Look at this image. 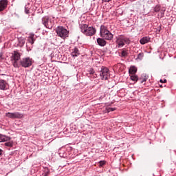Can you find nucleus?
<instances>
[{
	"mask_svg": "<svg viewBox=\"0 0 176 176\" xmlns=\"http://www.w3.org/2000/svg\"><path fill=\"white\" fill-rule=\"evenodd\" d=\"M149 42H151V37L149 36H144L140 40L141 45H146V43H149Z\"/></svg>",
	"mask_w": 176,
	"mask_h": 176,
	"instance_id": "15",
	"label": "nucleus"
},
{
	"mask_svg": "<svg viewBox=\"0 0 176 176\" xmlns=\"http://www.w3.org/2000/svg\"><path fill=\"white\" fill-rule=\"evenodd\" d=\"M28 5H30V3H28Z\"/></svg>",
	"mask_w": 176,
	"mask_h": 176,
	"instance_id": "43",
	"label": "nucleus"
},
{
	"mask_svg": "<svg viewBox=\"0 0 176 176\" xmlns=\"http://www.w3.org/2000/svg\"><path fill=\"white\" fill-rule=\"evenodd\" d=\"M2 42V36H0V43Z\"/></svg>",
	"mask_w": 176,
	"mask_h": 176,
	"instance_id": "39",
	"label": "nucleus"
},
{
	"mask_svg": "<svg viewBox=\"0 0 176 176\" xmlns=\"http://www.w3.org/2000/svg\"><path fill=\"white\" fill-rule=\"evenodd\" d=\"M166 12V8H161L160 10V16L161 18L164 17V12Z\"/></svg>",
	"mask_w": 176,
	"mask_h": 176,
	"instance_id": "25",
	"label": "nucleus"
},
{
	"mask_svg": "<svg viewBox=\"0 0 176 176\" xmlns=\"http://www.w3.org/2000/svg\"><path fill=\"white\" fill-rule=\"evenodd\" d=\"M3 155V150L0 148V157Z\"/></svg>",
	"mask_w": 176,
	"mask_h": 176,
	"instance_id": "37",
	"label": "nucleus"
},
{
	"mask_svg": "<svg viewBox=\"0 0 176 176\" xmlns=\"http://www.w3.org/2000/svg\"><path fill=\"white\" fill-rule=\"evenodd\" d=\"M107 164V161L102 160L99 162V166L104 167L105 164Z\"/></svg>",
	"mask_w": 176,
	"mask_h": 176,
	"instance_id": "30",
	"label": "nucleus"
},
{
	"mask_svg": "<svg viewBox=\"0 0 176 176\" xmlns=\"http://www.w3.org/2000/svg\"><path fill=\"white\" fill-rule=\"evenodd\" d=\"M36 39V37H35V34H32L30 35V36L28 38V41L29 42V43H30L31 45H34V43L35 42Z\"/></svg>",
	"mask_w": 176,
	"mask_h": 176,
	"instance_id": "18",
	"label": "nucleus"
},
{
	"mask_svg": "<svg viewBox=\"0 0 176 176\" xmlns=\"http://www.w3.org/2000/svg\"><path fill=\"white\" fill-rule=\"evenodd\" d=\"M32 16H35V12L32 13Z\"/></svg>",
	"mask_w": 176,
	"mask_h": 176,
	"instance_id": "40",
	"label": "nucleus"
},
{
	"mask_svg": "<svg viewBox=\"0 0 176 176\" xmlns=\"http://www.w3.org/2000/svg\"><path fill=\"white\" fill-rule=\"evenodd\" d=\"M25 44V39L24 38H18L17 43L15 44L16 47H23Z\"/></svg>",
	"mask_w": 176,
	"mask_h": 176,
	"instance_id": "14",
	"label": "nucleus"
},
{
	"mask_svg": "<svg viewBox=\"0 0 176 176\" xmlns=\"http://www.w3.org/2000/svg\"><path fill=\"white\" fill-rule=\"evenodd\" d=\"M142 58H144V53L143 52H140V53H139L138 54L136 60H142Z\"/></svg>",
	"mask_w": 176,
	"mask_h": 176,
	"instance_id": "28",
	"label": "nucleus"
},
{
	"mask_svg": "<svg viewBox=\"0 0 176 176\" xmlns=\"http://www.w3.org/2000/svg\"><path fill=\"white\" fill-rule=\"evenodd\" d=\"M161 9H162V6H160V5H156L155 6L151 8V12L152 13H157L160 12Z\"/></svg>",
	"mask_w": 176,
	"mask_h": 176,
	"instance_id": "20",
	"label": "nucleus"
},
{
	"mask_svg": "<svg viewBox=\"0 0 176 176\" xmlns=\"http://www.w3.org/2000/svg\"><path fill=\"white\" fill-rule=\"evenodd\" d=\"M10 140H12L11 137L0 134V142H6L8 141H10Z\"/></svg>",
	"mask_w": 176,
	"mask_h": 176,
	"instance_id": "17",
	"label": "nucleus"
},
{
	"mask_svg": "<svg viewBox=\"0 0 176 176\" xmlns=\"http://www.w3.org/2000/svg\"><path fill=\"white\" fill-rule=\"evenodd\" d=\"M138 76H137L136 74H130V80L135 82V83H136V82H138Z\"/></svg>",
	"mask_w": 176,
	"mask_h": 176,
	"instance_id": "22",
	"label": "nucleus"
},
{
	"mask_svg": "<svg viewBox=\"0 0 176 176\" xmlns=\"http://www.w3.org/2000/svg\"><path fill=\"white\" fill-rule=\"evenodd\" d=\"M60 156H61V153H59Z\"/></svg>",
	"mask_w": 176,
	"mask_h": 176,
	"instance_id": "42",
	"label": "nucleus"
},
{
	"mask_svg": "<svg viewBox=\"0 0 176 176\" xmlns=\"http://www.w3.org/2000/svg\"><path fill=\"white\" fill-rule=\"evenodd\" d=\"M42 34H43V35H47L48 32H47V31H46V30H43Z\"/></svg>",
	"mask_w": 176,
	"mask_h": 176,
	"instance_id": "36",
	"label": "nucleus"
},
{
	"mask_svg": "<svg viewBox=\"0 0 176 176\" xmlns=\"http://www.w3.org/2000/svg\"><path fill=\"white\" fill-rule=\"evenodd\" d=\"M33 63L34 60H32V58L28 56L20 60L19 67H22V68H30Z\"/></svg>",
	"mask_w": 176,
	"mask_h": 176,
	"instance_id": "7",
	"label": "nucleus"
},
{
	"mask_svg": "<svg viewBox=\"0 0 176 176\" xmlns=\"http://www.w3.org/2000/svg\"><path fill=\"white\" fill-rule=\"evenodd\" d=\"M21 54L17 51H14L12 55L10 57V60L12 63V65L14 68H19V60H20Z\"/></svg>",
	"mask_w": 176,
	"mask_h": 176,
	"instance_id": "8",
	"label": "nucleus"
},
{
	"mask_svg": "<svg viewBox=\"0 0 176 176\" xmlns=\"http://www.w3.org/2000/svg\"><path fill=\"white\" fill-rule=\"evenodd\" d=\"M25 13L26 14H30V8H28V7H27V6H25Z\"/></svg>",
	"mask_w": 176,
	"mask_h": 176,
	"instance_id": "32",
	"label": "nucleus"
},
{
	"mask_svg": "<svg viewBox=\"0 0 176 176\" xmlns=\"http://www.w3.org/2000/svg\"><path fill=\"white\" fill-rule=\"evenodd\" d=\"M148 80V77L146 76V74H142L141 76L138 77V82H140L141 85L144 83V82H146Z\"/></svg>",
	"mask_w": 176,
	"mask_h": 176,
	"instance_id": "16",
	"label": "nucleus"
},
{
	"mask_svg": "<svg viewBox=\"0 0 176 176\" xmlns=\"http://www.w3.org/2000/svg\"><path fill=\"white\" fill-rule=\"evenodd\" d=\"M41 24H43L45 28L52 30L54 25V19H50L49 16H45L41 19Z\"/></svg>",
	"mask_w": 176,
	"mask_h": 176,
	"instance_id": "6",
	"label": "nucleus"
},
{
	"mask_svg": "<svg viewBox=\"0 0 176 176\" xmlns=\"http://www.w3.org/2000/svg\"><path fill=\"white\" fill-rule=\"evenodd\" d=\"M9 89V84L6 80L0 79V90H8Z\"/></svg>",
	"mask_w": 176,
	"mask_h": 176,
	"instance_id": "12",
	"label": "nucleus"
},
{
	"mask_svg": "<svg viewBox=\"0 0 176 176\" xmlns=\"http://www.w3.org/2000/svg\"><path fill=\"white\" fill-rule=\"evenodd\" d=\"M33 9H34V12L37 14H43V9L42 7L36 8V7H33Z\"/></svg>",
	"mask_w": 176,
	"mask_h": 176,
	"instance_id": "21",
	"label": "nucleus"
},
{
	"mask_svg": "<svg viewBox=\"0 0 176 176\" xmlns=\"http://www.w3.org/2000/svg\"><path fill=\"white\" fill-rule=\"evenodd\" d=\"M0 60H5V58H3V52H0Z\"/></svg>",
	"mask_w": 176,
	"mask_h": 176,
	"instance_id": "33",
	"label": "nucleus"
},
{
	"mask_svg": "<svg viewBox=\"0 0 176 176\" xmlns=\"http://www.w3.org/2000/svg\"><path fill=\"white\" fill-rule=\"evenodd\" d=\"M8 0H0V12H3L8 8Z\"/></svg>",
	"mask_w": 176,
	"mask_h": 176,
	"instance_id": "13",
	"label": "nucleus"
},
{
	"mask_svg": "<svg viewBox=\"0 0 176 176\" xmlns=\"http://www.w3.org/2000/svg\"><path fill=\"white\" fill-rule=\"evenodd\" d=\"M96 43L97 45H98V46H100V47H104L105 46H107V41L105 40V38H102V37H98L96 39Z\"/></svg>",
	"mask_w": 176,
	"mask_h": 176,
	"instance_id": "11",
	"label": "nucleus"
},
{
	"mask_svg": "<svg viewBox=\"0 0 176 176\" xmlns=\"http://www.w3.org/2000/svg\"><path fill=\"white\" fill-rule=\"evenodd\" d=\"M100 38H104L106 41H112L113 35L108 30V28L104 25H101L100 28Z\"/></svg>",
	"mask_w": 176,
	"mask_h": 176,
	"instance_id": "3",
	"label": "nucleus"
},
{
	"mask_svg": "<svg viewBox=\"0 0 176 176\" xmlns=\"http://www.w3.org/2000/svg\"><path fill=\"white\" fill-rule=\"evenodd\" d=\"M170 168L171 170H176V163H172L170 164Z\"/></svg>",
	"mask_w": 176,
	"mask_h": 176,
	"instance_id": "31",
	"label": "nucleus"
},
{
	"mask_svg": "<svg viewBox=\"0 0 176 176\" xmlns=\"http://www.w3.org/2000/svg\"><path fill=\"white\" fill-rule=\"evenodd\" d=\"M160 83H167V80L166 79H164V80L161 79L160 80Z\"/></svg>",
	"mask_w": 176,
	"mask_h": 176,
	"instance_id": "34",
	"label": "nucleus"
},
{
	"mask_svg": "<svg viewBox=\"0 0 176 176\" xmlns=\"http://www.w3.org/2000/svg\"><path fill=\"white\" fill-rule=\"evenodd\" d=\"M160 87H164L163 85H160Z\"/></svg>",
	"mask_w": 176,
	"mask_h": 176,
	"instance_id": "41",
	"label": "nucleus"
},
{
	"mask_svg": "<svg viewBox=\"0 0 176 176\" xmlns=\"http://www.w3.org/2000/svg\"><path fill=\"white\" fill-rule=\"evenodd\" d=\"M111 1H112V0H102V2H105V3L111 2Z\"/></svg>",
	"mask_w": 176,
	"mask_h": 176,
	"instance_id": "38",
	"label": "nucleus"
},
{
	"mask_svg": "<svg viewBox=\"0 0 176 176\" xmlns=\"http://www.w3.org/2000/svg\"><path fill=\"white\" fill-rule=\"evenodd\" d=\"M83 47L78 45L75 46L73 49L71 50V56L72 57H79L82 54V50Z\"/></svg>",
	"mask_w": 176,
	"mask_h": 176,
	"instance_id": "9",
	"label": "nucleus"
},
{
	"mask_svg": "<svg viewBox=\"0 0 176 176\" xmlns=\"http://www.w3.org/2000/svg\"><path fill=\"white\" fill-rule=\"evenodd\" d=\"M42 175L43 176H49V175H50V170L48 169V168H44Z\"/></svg>",
	"mask_w": 176,
	"mask_h": 176,
	"instance_id": "24",
	"label": "nucleus"
},
{
	"mask_svg": "<svg viewBox=\"0 0 176 176\" xmlns=\"http://www.w3.org/2000/svg\"><path fill=\"white\" fill-rule=\"evenodd\" d=\"M55 31L58 36L64 41L69 36V30H67L64 26H58Z\"/></svg>",
	"mask_w": 176,
	"mask_h": 176,
	"instance_id": "4",
	"label": "nucleus"
},
{
	"mask_svg": "<svg viewBox=\"0 0 176 176\" xmlns=\"http://www.w3.org/2000/svg\"><path fill=\"white\" fill-rule=\"evenodd\" d=\"M88 74H89V75H94V74H96V71L94 70V69L93 67H90L88 70H87Z\"/></svg>",
	"mask_w": 176,
	"mask_h": 176,
	"instance_id": "27",
	"label": "nucleus"
},
{
	"mask_svg": "<svg viewBox=\"0 0 176 176\" xmlns=\"http://www.w3.org/2000/svg\"><path fill=\"white\" fill-rule=\"evenodd\" d=\"M2 76L5 75V74H1Z\"/></svg>",
	"mask_w": 176,
	"mask_h": 176,
	"instance_id": "44",
	"label": "nucleus"
},
{
	"mask_svg": "<svg viewBox=\"0 0 176 176\" xmlns=\"http://www.w3.org/2000/svg\"><path fill=\"white\" fill-rule=\"evenodd\" d=\"M131 43V40L130 39V37H126L124 36V34H120L118 37H116V45L117 49H122V47H124L125 45H130Z\"/></svg>",
	"mask_w": 176,
	"mask_h": 176,
	"instance_id": "1",
	"label": "nucleus"
},
{
	"mask_svg": "<svg viewBox=\"0 0 176 176\" xmlns=\"http://www.w3.org/2000/svg\"><path fill=\"white\" fill-rule=\"evenodd\" d=\"M129 72L130 75H135V74L137 73V68L133 66L129 69Z\"/></svg>",
	"mask_w": 176,
	"mask_h": 176,
	"instance_id": "23",
	"label": "nucleus"
},
{
	"mask_svg": "<svg viewBox=\"0 0 176 176\" xmlns=\"http://www.w3.org/2000/svg\"><path fill=\"white\" fill-rule=\"evenodd\" d=\"M7 118H10V119H21L23 118V114L20 113L19 112H14V113H7L6 114Z\"/></svg>",
	"mask_w": 176,
	"mask_h": 176,
	"instance_id": "10",
	"label": "nucleus"
},
{
	"mask_svg": "<svg viewBox=\"0 0 176 176\" xmlns=\"http://www.w3.org/2000/svg\"><path fill=\"white\" fill-rule=\"evenodd\" d=\"M80 30L84 35H86V36H93V35H96L97 32L96 28L89 26L87 24H80Z\"/></svg>",
	"mask_w": 176,
	"mask_h": 176,
	"instance_id": "2",
	"label": "nucleus"
},
{
	"mask_svg": "<svg viewBox=\"0 0 176 176\" xmlns=\"http://www.w3.org/2000/svg\"><path fill=\"white\" fill-rule=\"evenodd\" d=\"M127 56H129V50H126V48L121 50L120 57L126 58Z\"/></svg>",
	"mask_w": 176,
	"mask_h": 176,
	"instance_id": "19",
	"label": "nucleus"
},
{
	"mask_svg": "<svg viewBox=\"0 0 176 176\" xmlns=\"http://www.w3.org/2000/svg\"><path fill=\"white\" fill-rule=\"evenodd\" d=\"M160 31H162V26H158L157 28L156 32H160Z\"/></svg>",
	"mask_w": 176,
	"mask_h": 176,
	"instance_id": "35",
	"label": "nucleus"
},
{
	"mask_svg": "<svg viewBox=\"0 0 176 176\" xmlns=\"http://www.w3.org/2000/svg\"><path fill=\"white\" fill-rule=\"evenodd\" d=\"M96 71L100 73L102 80H107L109 78V69L105 66H96Z\"/></svg>",
	"mask_w": 176,
	"mask_h": 176,
	"instance_id": "5",
	"label": "nucleus"
},
{
	"mask_svg": "<svg viewBox=\"0 0 176 176\" xmlns=\"http://www.w3.org/2000/svg\"><path fill=\"white\" fill-rule=\"evenodd\" d=\"M4 145L5 146H8L9 148H12L13 146V141H10V140H9V142L7 141V142H6Z\"/></svg>",
	"mask_w": 176,
	"mask_h": 176,
	"instance_id": "26",
	"label": "nucleus"
},
{
	"mask_svg": "<svg viewBox=\"0 0 176 176\" xmlns=\"http://www.w3.org/2000/svg\"><path fill=\"white\" fill-rule=\"evenodd\" d=\"M106 109L108 113H109V112H113V111H116V108L115 107H107Z\"/></svg>",
	"mask_w": 176,
	"mask_h": 176,
	"instance_id": "29",
	"label": "nucleus"
}]
</instances>
